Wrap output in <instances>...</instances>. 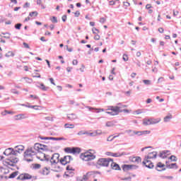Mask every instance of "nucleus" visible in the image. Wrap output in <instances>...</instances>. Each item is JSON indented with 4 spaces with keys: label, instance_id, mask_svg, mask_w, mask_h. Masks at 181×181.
Returning a JSON list of instances; mask_svg holds the SVG:
<instances>
[{
    "label": "nucleus",
    "instance_id": "obj_1",
    "mask_svg": "<svg viewBox=\"0 0 181 181\" xmlns=\"http://www.w3.org/2000/svg\"><path fill=\"white\" fill-rule=\"evenodd\" d=\"M96 152L95 150H88L85 153L81 154L80 158L85 162H90V160H94L97 156H95Z\"/></svg>",
    "mask_w": 181,
    "mask_h": 181
},
{
    "label": "nucleus",
    "instance_id": "obj_2",
    "mask_svg": "<svg viewBox=\"0 0 181 181\" xmlns=\"http://www.w3.org/2000/svg\"><path fill=\"white\" fill-rule=\"evenodd\" d=\"M60 154L54 153L50 159L51 166H52V170L54 172H59L60 170V167L58 165L59 162H60Z\"/></svg>",
    "mask_w": 181,
    "mask_h": 181
},
{
    "label": "nucleus",
    "instance_id": "obj_3",
    "mask_svg": "<svg viewBox=\"0 0 181 181\" xmlns=\"http://www.w3.org/2000/svg\"><path fill=\"white\" fill-rule=\"evenodd\" d=\"M127 105H122V107L119 106H107V111L106 114H109V115H118L119 112H122V110H121V108H125Z\"/></svg>",
    "mask_w": 181,
    "mask_h": 181
},
{
    "label": "nucleus",
    "instance_id": "obj_4",
    "mask_svg": "<svg viewBox=\"0 0 181 181\" xmlns=\"http://www.w3.org/2000/svg\"><path fill=\"white\" fill-rule=\"evenodd\" d=\"M35 155H37L35 148H33V147L28 148L24 152V159L26 162H32L33 160L32 156H35Z\"/></svg>",
    "mask_w": 181,
    "mask_h": 181
},
{
    "label": "nucleus",
    "instance_id": "obj_5",
    "mask_svg": "<svg viewBox=\"0 0 181 181\" xmlns=\"http://www.w3.org/2000/svg\"><path fill=\"white\" fill-rule=\"evenodd\" d=\"M19 162V158L15 154H12L5 160L6 166H16V163Z\"/></svg>",
    "mask_w": 181,
    "mask_h": 181
},
{
    "label": "nucleus",
    "instance_id": "obj_6",
    "mask_svg": "<svg viewBox=\"0 0 181 181\" xmlns=\"http://www.w3.org/2000/svg\"><path fill=\"white\" fill-rule=\"evenodd\" d=\"M111 158H99L96 162V166L98 168H107L110 166V161Z\"/></svg>",
    "mask_w": 181,
    "mask_h": 181
},
{
    "label": "nucleus",
    "instance_id": "obj_7",
    "mask_svg": "<svg viewBox=\"0 0 181 181\" xmlns=\"http://www.w3.org/2000/svg\"><path fill=\"white\" fill-rule=\"evenodd\" d=\"M66 153H72L73 155H78L81 152L79 147H66L64 148Z\"/></svg>",
    "mask_w": 181,
    "mask_h": 181
},
{
    "label": "nucleus",
    "instance_id": "obj_8",
    "mask_svg": "<svg viewBox=\"0 0 181 181\" xmlns=\"http://www.w3.org/2000/svg\"><path fill=\"white\" fill-rule=\"evenodd\" d=\"M160 122V119H153V118H146L143 119V124L144 125H155V124H158Z\"/></svg>",
    "mask_w": 181,
    "mask_h": 181
},
{
    "label": "nucleus",
    "instance_id": "obj_9",
    "mask_svg": "<svg viewBox=\"0 0 181 181\" xmlns=\"http://www.w3.org/2000/svg\"><path fill=\"white\" fill-rule=\"evenodd\" d=\"M33 178V176L29 173H22L18 175L17 180H29Z\"/></svg>",
    "mask_w": 181,
    "mask_h": 181
},
{
    "label": "nucleus",
    "instance_id": "obj_10",
    "mask_svg": "<svg viewBox=\"0 0 181 181\" xmlns=\"http://www.w3.org/2000/svg\"><path fill=\"white\" fill-rule=\"evenodd\" d=\"M73 160V158L71 156H65L59 160V162L62 165H67Z\"/></svg>",
    "mask_w": 181,
    "mask_h": 181
},
{
    "label": "nucleus",
    "instance_id": "obj_11",
    "mask_svg": "<svg viewBox=\"0 0 181 181\" xmlns=\"http://www.w3.org/2000/svg\"><path fill=\"white\" fill-rule=\"evenodd\" d=\"M33 148L35 151V153H37L38 152H40V151H43L45 149V146L43 144L37 143L34 145V146Z\"/></svg>",
    "mask_w": 181,
    "mask_h": 181
},
{
    "label": "nucleus",
    "instance_id": "obj_12",
    "mask_svg": "<svg viewBox=\"0 0 181 181\" xmlns=\"http://www.w3.org/2000/svg\"><path fill=\"white\" fill-rule=\"evenodd\" d=\"M143 165L146 166V168H148V169H152V168H153V163L149 160V158H146V157L143 161Z\"/></svg>",
    "mask_w": 181,
    "mask_h": 181
},
{
    "label": "nucleus",
    "instance_id": "obj_13",
    "mask_svg": "<svg viewBox=\"0 0 181 181\" xmlns=\"http://www.w3.org/2000/svg\"><path fill=\"white\" fill-rule=\"evenodd\" d=\"M4 155L6 156H12V155H15V151H13V148H8L4 151Z\"/></svg>",
    "mask_w": 181,
    "mask_h": 181
},
{
    "label": "nucleus",
    "instance_id": "obj_14",
    "mask_svg": "<svg viewBox=\"0 0 181 181\" xmlns=\"http://www.w3.org/2000/svg\"><path fill=\"white\" fill-rule=\"evenodd\" d=\"M110 167L114 170H118L119 169V165L117 164V163L114 162V160L110 158Z\"/></svg>",
    "mask_w": 181,
    "mask_h": 181
},
{
    "label": "nucleus",
    "instance_id": "obj_15",
    "mask_svg": "<svg viewBox=\"0 0 181 181\" xmlns=\"http://www.w3.org/2000/svg\"><path fill=\"white\" fill-rule=\"evenodd\" d=\"M94 175H95V171H90L87 173L86 175H83L82 181L88 180V179H90V176H93Z\"/></svg>",
    "mask_w": 181,
    "mask_h": 181
},
{
    "label": "nucleus",
    "instance_id": "obj_16",
    "mask_svg": "<svg viewBox=\"0 0 181 181\" xmlns=\"http://www.w3.org/2000/svg\"><path fill=\"white\" fill-rule=\"evenodd\" d=\"M166 168L168 169H177V164L176 163H171V164H169V163L168 161H166Z\"/></svg>",
    "mask_w": 181,
    "mask_h": 181
},
{
    "label": "nucleus",
    "instance_id": "obj_17",
    "mask_svg": "<svg viewBox=\"0 0 181 181\" xmlns=\"http://www.w3.org/2000/svg\"><path fill=\"white\" fill-rule=\"evenodd\" d=\"M37 158L40 160H46V154L44 153L40 152L37 154Z\"/></svg>",
    "mask_w": 181,
    "mask_h": 181
},
{
    "label": "nucleus",
    "instance_id": "obj_18",
    "mask_svg": "<svg viewBox=\"0 0 181 181\" xmlns=\"http://www.w3.org/2000/svg\"><path fill=\"white\" fill-rule=\"evenodd\" d=\"M15 151L14 152H18V153H22L23 151H25V147L22 145H19L15 147Z\"/></svg>",
    "mask_w": 181,
    "mask_h": 181
},
{
    "label": "nucleus",
    "instance_id": "obj_19",
    "mask_svg": "<svg viewBox=\"0 0 181 181\" xmlns=\"http://www.w3.org/2000/svg\"><path fill=\"white\" fill-rule=\"evenodd\" d=\"M158 155V153L156 151H153L151 153H149L147 156V157H146L147 159H155V158H156V156Z\"/></svg>",
    "mask_w": 181,
    "mask_h": 181
},
{
    "label": "nucleus",
    "instance_id": "obj_20",
    "mask_svg": "<svg viewBox=\"0 0 181 181\" xmlns=\"http://www.w3.org/2000/svg\"><path fill=\"white\" fill-rule=\"evenodd\" d=\"M156 169L158 170H163V169H165V164L161 162L158 163Z\"/></svg>",
    "mask_w": 181,
    "mask_h": 181
},
{
    "label": "nucleus",
    "instance_id": "obj_21",
    "mask_svg": "<svg viewBox=\"0 0 181 181\" xmlns=\"http://www.w3.org/2000/svg\"><path fill=\"white\" fill-rule=\"evenodd\" d=\"M14 119L16 121H19L21 119H25V115L23 114H19L16 116H14Z\"/></svg>",
    "mask_w": 181,
    "mask_h": 181
},
{
    "label": "nucleus",
    "instance_id": "obj_22",
    "mask_svg": "<svg viewBox=\"0 0 181 181\" xmlns=\"http://www.w3.org/2000/svg\"><path fill=\"white\" fill-rule=\"evenodd\" d=\"M132 160L135 163H141L142 162V158H141V157L139 156L133 157Z\"/></svg>",
    "mask_w": 181,
    "mask_h": 181
},
{
    "label": "nucleus",
    "instance_id": "obj_23",
    "mask_svg": "<svg viewBox=\"0 0 181 181\" xmlns=\"http://www.w3.org/2000/svg\"><path fill=\"white\" fill-rule=\"evenodd\" d=\"M78 135H88L89 136H94V133H89L88 132H83L81 131L78 133Z\"/></svg>",
    "mask_w": 181,
    "mask_h": 181
},
{
    "label": "nucleus",
    "instance_id": "obj_24",
    "mask_svg": "<svg viewBox=\"0 0 181 181\" xmlns=\"http://www.w3.org/2000/svg\"><path fill=\"white\" fill-rule=\"evenodd\" d=\"M67 118L70 119V121H74V119H76L77 115H76V114H69Z\"/></svg>",
    "mask_w": 181,
    "mask_h": 181
},
{
    "label": "nucleus",
    "instance_id": "obj_25",
    "mask_svg": "<svg viewBox=\"0 0 181 181\" xmlns=\"http://www.w3.org/2000/svg\"><path fill=\"white\" fill-rule=\"evenodd\" d=\"M107 156H114L115 158H118V156H121V154L118 153H112V152H107Z\"/></svg>",
    "mask_w": 181,
    "mask_h": 181
},
{
    "label": "nucleus",
    "instance_id": "obj_26",
    "mask_svg": "<svg viewBox=\"0 0 181 181\" xmlns=\"http://www.w3.org/2000/svg\"><path fill=\"white\" fill-rule=\"evenodd\" d=\"M173 116L171 114H168L167 116L164 117V122H169L170 119H172Z\"/></svg>",
    "mask_w": 181,
    "mask_h": 181
},
{
    "label": "nucleus",
    "instance_id": "obj_27",
    "mask_svg": "<svg viewBox=\"0 0 181 181\" xmlns=\"http://www.w3.org/2000/svg\"><path fill=\"white\" fill-rule=\"evenodd\" d=\"M18 175H19V172L15 171V172L12 173L11 174H10L9 178L13 179L14 177H16V176H18Z\"/></svg>",
    "mask_w": 181,
    "mask_h": 181
},
{
    "label": "nucleus",
    "instance_id": "obj_28",
    "mask_svg": "<svg viewBox=\"0 0 181 181\" xmlns=\"http://www.w3.org/2000/svg\"><path fill=\"white\" fill-rule=\"evenodd\" d=\"M88 108L90 110V111H91V110H95L96 112H103L104 111V109L94 108L90 107H88Z\"/></svg>",
    "mask_w": 181,
    "mask_h": 181
},
{
    "label": "nucleus",
    "instance_id": "obj_29",
    "mask_svg": "<svg viewBox=\"0 0 181 181\" xmlns=\"http://www.w3.org/2000/svg\"><path fill=\"white\" fill-rule=\"evenodd\" d=\"M14 56H15V54H13V52L12 51H8L6 54V57H13Z\"/></svg>",
    "mask_w": 181,
    "mask_h": 181
},
{
    "label": "nucleus",
    "instance_id": "obj_30",
    "mask_svg": "<svg viewBox=\"0 0 181 181\" xmlns=\"http://www.w3.org/2000/svg\"><path fill=\"white\" fill-rule=\"evenodd\" d=\"M50 170V168H44L42 170V173L43 175H49V172Z\"/></svg>",
    "mask_w": 181,
    "mask_h": 181
},
{
    "label": "nucleus",
    "instance_id": "obj_31",
    "mask_svg": "<svg viewBox=\"0 0 181 181\" xmlns=\"http://www.w3.org/2000/svg\"><path fill=\"white\" fill-rule=\"evenodd\" d=\"M92 32L93 35H98V33H100V30L97 29L96 28H93Z\"/></svg>",
    "mask_w": 181,
    "mask_h": 181
},
{
    "label": "nucleus",
    "instance_id": "obj_32",
    "mask_svg": "<svg viewBox=\"0 0 181 181\" xmlns=\"http://www.w3.org/2000/svg\"><path fill=\"white\" fill-rule=\"evenodd\" d=\"M115 138H118V136H109L107 138V141L111 142V141L115 139Z\"/></svg>",
    "mask_w": 181,
    "mask_h": 181
},
{
    "label": "nucleus",
    "instance_id": "obj_33",
    "mask_svg": "<svg viewBox=\"0 0 181 181\" xmlns=\"http://www.w3.org/2000/svg\"><path fill=\"white\" fill-rule=\"evenodd\" d=\"M40 139H52L53 141H56V138L54 137H42V136H38Z\"/></svg>",
    "mask_w": 181,
    "mask_h": 181
},
{
    "label": "nucleus",
    "instance_id": "obj_34",
    "mask_svg": "<svg viewBox=\"0 0 181 181\" xmlns=\"http://www.w3.org/2000/svg\"><path fill=\"white\" fill-rule=\"evenodd\" d=\"M37 15H39V13H37V11H33L29 13V16H31V17L33 16L36 17L37 16Z\"/></svg>",
    "mask_w": 181,
    "mask_h": 181
},
{
    "label": "nucleus",
    "instance_id": "obj_35",
    "mask_svg": "<svg viewBox=\"0 0 181 181\" xmlns=\"http://www.w3.org/2000/svg\"><path fill=\"white\" fill-rule=\"evenodd\" d=\"M132 165H124V170H129V169H132Z\"/></svg>",
    "mask_w": 181,
    "mask_h": 181
},
{
    "label": "nucleus",
    "instance_id": "obj_36",
    "mask_svg": "<svg viewBox=\"0 0 181 181\" xmlns=\"http://www.w3.org/2000/svg\"><path fill=\"white\" fill-rule=\"evenodd\" d=\"M25 107H28V108H34V110H39V107H40V106H39V105H29V106L25 105Z\"/></svg>",
    "mask_w": 181,
    "mask_h": 181
},
{
    "label": "nucleus",
    "instance_id": "obj_37",
    "mask_svg": "<svg viewBox=\"0 0 181 181\" xmlns=\"http://www.w3.org/2000/svg\"><path fill=\"white\" fill-rule=\"evenodd\" d=\"M40 88L42 90V91H46L47 90V87H45L43 83L40 85Z\"/></svg>",
    "mask_w": 181,
    "mask_h": 181
},
{
    "label": "nucleus",
    "instance_id": "obj_38",
    "mask_svg": "<svg viewBox=\"0 0 181 181\" xmlns=\"http://www.w3.org/2000/svg\"><path fill=\"white\" fill-rule=\"evenodd\" d=\"M169 159L172 160V162H176L177 160V158L175 156H171Z\"/></svg>",
    "mask_w": 181,
    "mask_h": 181
},
{
    "label": "nucleus",
    "instance_id": "obj_39",
    "mask_svg": "<svg viewBox=\"0 0 181 181\" xmlns=\"http://www.w3.org/2000/svg\"><path fill=\"white\" fill-rule=\"evenodd\" d=\"M33 169H40L41 165L40 164H33Z\"/></svg>",
    "mask_w": 181,
    "mask_h": 181
},
{
    "label": "nucleus",
    "instance_id": "obj_40",
    "mask_svg": "<svg viewBox=\"0 0 181 181\" xmlns=\"http://www.w3.org/2000/svg\"><path fill=\"white\" fill-rule=\"evenodd\" d=\"M134 114H135V115H139V114H142V110H137L134 111Z\"/></svg>",
    "mask_w": 181,
    "mask_h": 181
},
{
    "label": "nucleus",
    "instance_id": "obj_41",
    "mask_svg": "<svg viewBox=\"0 0 181 181\" xmlns=\"http://www.w3.org/2000/svg\"><path fill=\"white\" fill-rule=\"evenodd\" d=\"M65 128H74V124H65Z\"/></svg>",
    "mask_w": 181,
    "mask_h": 181
},
{
    "label": "nucleus",
    "instance_id": "obj_42",
    "mask_svg": "<svg viewBox=\"0 0 181 181\" xmlns=\"http://www.w3.org/2000/svg\"><path fill=\"white\" fill-rule=\"evenodd\" d=\"M123 60L124 62H128L129 60V57H128V55L127 54H123Z\"/></svg>",
    "mask_w": 181,
    "mask_h": 181
},
{
    "label": "nucleus",
    "instance_id": "obj_43",
    "mask_svg": "<svg viewBox=\"0 0 181 181\" xmlns=\"http://www.w3.org/2000/svg\"><path fill=\"white\" fill-rule=\"evenodd\" d=\"M94 39L95 40H100V39H101V37L100 36V35L95 34V35L94 36Z\"/></svg>",
    "mask_w": 181,
    "mask_h": 181
},
{
    "label": "nucleus",
    "instance_id": "obj_44",
    "mask_svg": "<svg viewBox=\"0 0 181 181\" xmlns=\"http://www.w3.org/2000/svg\"><path fill=\"white\" fill-rule=\"evenodd\" d=\"M143 83H144L146 86H149L151 84V81H149V80H144Z\"/></svg>",
    "mask_w": 181,
    "mask_h": 181
},
{
    "label": "nucleus",
    "instance_id": "obj_45",
    "mask_svg": "<svg viewBox=\"0 0 181 181\" xmlns=\"http://www.w3.org/2000/svg\"><path fill=\"white\" fill-rule=\"evenodd\" d=\"M52 22H53L54 23H57V18H56L55 16L52 17V18L51 19Z\"/></svg>",
    "mask_w": 181,
    "mask_h": 181
},
{
    "label": "nucleus",
    "instance_id": "obj_46",
    "mask_svg": "<svg viewBox=\"0 0 181 181\" xmlns=\"http://www.w3.org/2000/svg\"><path fill=\"white\" fill-rule=\"evenodd\" d=\"M106 126L107 127H113L114 126V123H112V122H107L106 123Z\"/></svg>",
    "mask_w": 181,
    "mask_h": 181
},
{
    "label": "nucleus",
    "instance_id": "obj_47",
    "mask_svg": "<svg viewBox=\"0 0 181 181\" xmlns=\"http://www.w3.org/2000/svg\"><path fill=\"white\" fill-rule=\"evenodd\" d=\"M72 64L74 66H77V64H78V61H77V59H74L72 62Z\"/></svg>",
    "mask_w": 181,
    "mask_h": 181
},
{
    "label": "nucleus",
    "instance_id": "obj_48",
    "mask_svg": "<svg viewBox=\"0 0 181 181\" xmlns=\"http://www.w3.org/2000/svg\"><path fill=\"white\" fill-rule=\"evenodd\" d=\"M30 98H34V100H39V97H37V95H30Z\"/></svg>",
    "mask_w": 181,
    "mask_h": 181
},
{
    "label": "nucleus",
    "instance_id": "obj_49",
    "mask_svg": "<svg viewBox=\"0 0 181 181\" xmlns=\"http://www.w3.org/2000/svg\"><path fill=\"white\" fill-rule=\"evenodd\" d=\"M21 26H22V24L18 23L15 25L16 29H21Z\"/></svg>",
    "mask_w": 181,
    "mask_h": 181
},
{
    "label": "nucleus",
    "instance_id": "obj_50",
    "mask_svg": "<svg viewBox=\"0 0 181 181\" xmlns=\"http://www.w3.org/2000/svg\"><path fill=\"white\" fill-rule=\"evenodd\" d=\"M62 19L63 22H66V21H67V16H66V15L62 16Z\"/></svg>",
    "mask_w": 181,
    "mask_h": 181
},
{
    "label": "nucleus",
    "instance_id": "obj_51",
    "mask_svg": "<svg viewBox=\"0 0 181 181\" xmlns=\"http://www.w3.org/2000/svg\"><path fill=\"white\" fill-rule=\"evenodd\" d=\"M49 81L51 84H53V86H56V83H54V79H53V78H49Z\"/></svg>",
    "mask_w": 181,
    "mask_h": 181
},
{
    "label": "nucleus",
    "instance_id": "obj_52",
    "mask_svg": "<svg viewBox=\"0 0 181 181\" xmlns=\"http://www.w3.org/2000/svg\"><path fill=\"white\" fill-rule=\"evenodd\" d=\"M105 18H101L100 19V23H105Z\"/></svg>",
    "mask_w": 181,
    "mask_h": 181
},
{
    "label": "nucleus",
    "instance_id": "obj_53",
    "mask_svg": "<svg viewBox=\"0 0 181 181\" xmlns=\"http://www.w3.org/2000/svg\"><path fill=\"white\" fill-rule=\"evenodd\" d=\"M23 45L24 46V47H25V49H29L30 48L29 45L28 43L23 42Z\"/></svg>",
    "mask_w": 181,
    "mask_h": 181
},
{
    "label": "nucleus",
    "instance_id": "obj_54",
    "mask_svg": "<svg viewBox=\"0 0 181 181\" xmlns=\"http://www.w3.org/2000/svg\"><path fill=\"white\" fill-rule=\"evenodd\" d=\"M136 57H141V56H142V54L141 53V52L138 51L136 53Z\"/></svg>",
    "mask_w": 181,
    "mask_h": 181
},
{
    "label": "nucleus",
    "instance_id": "obj_55",
    "mask_svg": "<svg viewBox=\"0 0 181 181\" xmlns=\"http://www.w3.org/2000/svg\"><path fill=\"white\" fill-rule=\"evenodd\" d=\"M158 32L160 33H163V32H165V30L163 29V28H158Z\"/></svg>",
    "mask_w": 181,
    "mask_h": 181
},
{
    "label": "nucleus",
    "instance_id": "obj_56",
    "mask_svg": "<svg viewBox=\"0 0 181 181\" xmlns=\"http://www.w3.org/2000/svg\"><path fill=\"white\" fill-rule=\"evenodd\" d=\"M151 8H152V4H146V9H151Z\"/></svg>",
    "mask_w": 181,
    "mask_h": 181
},
{
    "label": "nucleus",
    "instance_id": "obj_57",
    "mask_svg": "<svg viewBox=\"0 0 181 181\" xmlns=\"http://www.w3.org/2000/svg\"><path fill=\"white\" fill-rule=\"evenodd\" d=\"M124 6H129L131 4L128 1L123 2Z\"/></svg>",
    "mask_w": 181,
    "mask_h": 181
},
{
    "label": "nucleus",
    "instance_id": "obj_58",
    "mask_svg": "<svg viewBox=\"0 0 181 181\" xmlns=\"http://www.w3.org/2000/svg\"><path fill=\"white\" fill-rule=\"evenodd\" d=\"M71 70H73V67L68 66L66 68V71H68V73H70V71H71Z\"/></svg>",
    "mask_w": 181,
    "mask_h": 181
},
{
    "label": "nucleus",
    "instance_id": "obj_59",
    "mask_svg": "<svg viewBox=\"0 0 181 181\" xmlns=\"http://www.w3.org/2000/svg\"><path fill=\"white\" fill-rule=\"evenodd\" d=\"M75 16H76V18H78V16H80V11H76L74 13Z\"/></svg>",
    "mask_w": 181,
    "mask_h": 181
},
{
    "label": "nucleus",
    "instance_id": "obj_60",
    "mask_svg": "<svg viewBox=\"0 0 181 181\" xmlns=\"http://www.w3.org/2000/svg\"><path fill=\"white\" fill-rule=\"evenodd\" d=\"M24 80H26V83H30V81H32V79L29 78H23Z\"/></svg>",
    "mask_w": 181,
    "mask_h": 181
},
{
    "label": "nucleus",
    "instance_id": "obj_61",
    "mask_svg": "<svg viewBox=\"0 0 181 181\" xmlns=\"http://www.w3.org/2000/svg\"><path fill=\"white\" fill-rule=\"evenodd\" d=\"M135 77H136V73H132V74H131V78H135Z\"/></svg>",
    "mask_w": 181,
    "mask_h": 181
},
{
    "label": "nucleus",
    "instance_id": "obj_62",
    "mask_svg": "<svg viewBox=\"0 0 181 181\" xmlns=\"http://www.w3.org/2000/svg\"><path fill=\"white\" fill-rule=\"evenodd\" d=\"M16 65H17L18 69H21V67H22V64H21V62H17Z\"/></svg>",
    "mask_w": 181,
    "mask_h": 181
},
{
    "label": "nucleus",
    "instance_id": "obj_63",
    "mask_svg": "<svg viewBox=\"0 0 181 181\" xmlns=\"http://www.w3.org/2000/svg\"><path fill=\"white\" fill-rule=\"evenodd\" d=\"M1 115H8L7 110H4L1 112Z\"/></svg>",
    "mask_w": 181,
    "mask_h": 181
},
{
    "label": "nucleus",
    "instance_id": "obj_64",
    "mask_svg": "<svg viewBox=\"0 0 181 181\" xmlns=\"http://www.w3.org/2000/svg\"><path fill=\"white\" fill-rule=\"evenodd\" d=\"M1 115H8L7 110H4L1 112Z\"/></svg>",
    "mask_w": 181,
    "mask_h": 181
}]
</instances>
